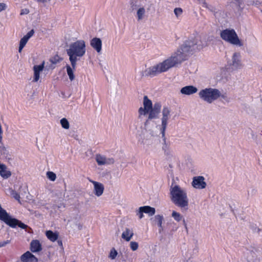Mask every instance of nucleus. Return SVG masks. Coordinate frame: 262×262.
Masks as SVG:
<instances>
[{
    "label": "nucleus",
    "mask_w": 262,
    "mask_h": 262,
    "mask_svg": "<svg viewBox=\"0 0 262 262\" xmlns=\"http://www.w3.org/2000/svg\"><path fill=\"white\" fill-rule=\"evenodd\" d=\"M206 45L207 43L203 41L200 36L189 38L170 57L162 62L145 69L142 72V75L152 77L159 73L166 72L186 60L188 54L200 51Z\"/></svg>",
    "instance_id": "nucleus-1"
},
{
    "label": "nucleus",
    "mask_w": 262,
    "mask_h": 262,
    "mask_svg": "<svg viewBox=\"0 0 262 262\" xmlns=\"http://www.w3.org/2000/svg\"><path fill=\"white\" fill-rule=\"evenodd\" d=\"M171 201L182 211H187L189 205V200L186 191L178 185L172 183L169 189Z\"/></svg>",
    "instance_id": "nucleus-2"
},
{
    "label": "nucleus",
    "mask_w": 262,
    "mask_h": 262,
    "mask_svg": "<svg viewBox=\"0 0 262 262\" xmlns=\"http://www.w3.org/2000/svg\"><path fill=\"white\" fill-rule=\"evenodd\" d=\"M85 43L83 40H78L71 43L67 53L69 56V60L74 70L75 69L77 61L85 53Z\"/></svg>",
    "instance_id": "nucleus-3"
},
{
    "label": "nucleus",
    "mask_w": 262,
    "mask_h": 262,
    "mask_svg": "<svg viewBox=\"0 0 262 262\" xmlns=\"http://www.w3.org/2000/svg\"><path fill=\"white\" fill-rule=\"evenodd\" d=\"M0 220L4 222L6 225L11 228H15L18 226L19 228L23 229L27 228L30 229L27 225L25 224L20 221L12 217L6 210L3 209L0 204Z\"/></svg>",
    "instance_id": "nucleus-4"
},
{
    "label": "nucleus",
    "mask_w": 262,
    "mask_h": 262,
    "mask_svg": "<svg viewBox=\"0 0 262 262\" xmlns=\"http://www.w3.org/2000/svg\"><path fill=\"white\" fill-rule=\"evenodd\" d=\"M198 94L201 99L210 104L221 96V92L218 89L211 88L201 90Z\"/></svg>",
    "instance_id": "nucleus-5"
},
{
    "label": "nucleus",
    "mask_w": 262,
    "mask_h": 262,
    "mask_svg": "<svg viewBox=\"0 0 262 262\" xmlns=\"http://www.w3.org/2000/svg\"><path fill=\"white\" fill-rule=\"evenodd\" d=\"M221 37L225 41L233 45L242 47L243 43L241 41L233 29H226L221 32Z\"/></svg>",
    "instance_id": "nucleus-6"
},
{
    "label": "nucleus",
    "mask_w": 262,
    "mask_h": 262,
    "mask_svg": "<svg viewBox=\"0 0 262 262\" xmlns=\"http://www.w3.org/2000/svg\"><path fill=\"white\" fill-rule=\"evenodd\" d=\"M143 106L144 107H140L139 108V118H141L142 116H145L149 112L150 109L152 107L151 101L148 99L147 96L143 97Z\"/></svg>",
    "instance_id": "nucleus-7"
},
{
    "label": "nucleus",
    "mask_w": 262,
    "mask_h": 262,
    "mask_svg": "<svg viewBox=\"0 0 262 262\" xmlns=\"http://www.w3.org/2000/svg\"><path fill=\"white\" fill-rule=\"evenodd\" d=\"M162 114L161 130H163V132L166 129L167 121L170 116V108L167 106H164L162 109Z\"/></svg>",
    "instance_id": "nucleus-8"
},
{
    "label": "nucleus",
    "mask_w": 262,
    "mask_h": 262,
    "mask_svg": "<svg viewBox=\"0 0 262 262\" xmlns=\"http://www.w3.org/2000/svg\"><path fill=\"white\" fill-rule=\"evenodd\" d=\"M161 110V104L160 102H156L154 104V106L150 109L149 112H148V119L146 122H147L148 120H151L153 119H157L159 118V114Z\"/></svg>",
    "instance_id": "nucleus-9"
},
{
    "label": "nucleus",
    "mask_w": 262,
    "mask_h": 262,
    "mask_svg": "<svg viewBox=\"0 0 262 262\" xmlns=\"http://www.w3.org/2000/svg\"><path fill=\"white\" fill-rule=\"evenodd\" d=\"M96 161L98 165H111L115 162L113 158H107L100 154H97L95 158Z\"/></svg>",
    "instance_id": "nucleus-10"
},
{
    "label": "nucleus",
    "mask_w": 262,
    "mask_h": 262,
    "mask_svg": "<svg viewBox=\"0 0 262 262\" xmlns=\"http://www.w3.org/2000/svg\"><path fill=\"white\" fill-rule=\"evenodd\" d=\"M205 178L203 176L194 177L192 182V186L196 189H204L206 186Z\"/></svg>",
    "instance_id": "nucleus-11"
},
{
    "label": "nucleus",
    "mask_w": 262,
    "mask_h": 262,
    "mask_svg": "<svg viewBox=\"0 0 262 262\" xmlns=\"http://www.w3.org/2000/svg\"><path fill=\"white\" fill-rule=\"evenodd\" d=\"M90 181L94 185V193L97 196H101L104 190L103 185L93 180H90Z\"/></svg>",
    "instance_id": "nucleus-12"
},
{
    "label": "nucleus",
    "mask_w": 262,
    "mask_h": 262,
    "mask_svg": "<svg viewBox=\"0 0 262 262\" xmlns=\"http://www.w3.org/2000/svg\"><path fill=\"white\" fill-rule=\"evenodd\" d=\"M231 64L234 69L241 68L242 67L241 56L239 53H234L232 57Z\"/></svg>",
    "instance_id": "nucleus-13"
},
{
    "label": "nucleus",
    "mask_w": 262,
    "mask_h": 262,
    "mask_svg": "<svg viewBox=\"0 0 262 262\" xmlns=\"http://www.w3.org/2000/svg\"><path fill=\"white\" fill-rule=\"evenodd\" d=\"M23 262H38V259L30 252L27 251L20 257Z\"/></svg>",
    "instance_id": "nucleus-14"
},
{
    "label": "nucleus",
    "mask_w": 262,
    "mask_h": 262,
    "mask_svg": "<svg viewBox=\"0 0 262 262\" xmlns=\"http://www.w3.org/2000/svg\"><path fill=\"white\" fill-rule=\"evenodd\" d=\"M198 90L197 88L193 85H187L183 87L181 89L180 92L183 95H190L196 93Z\"/></svg>",
    "instance_id": "nucleus-15"
},
{
    "label": "nucleus",
    "mask_w": 262,
    "mask_h": 262,
    "mask_svg": "<svg viewBox=\"0 0 262 262\" xmlns=\"http://www.w3.org/2000/svg\"><path fill=\"white\" fill-rule=\"evenodd\" d=\"M90 45L98 53H100L102 49V41L99 38L94 37L91 39Z\"/></svg>",
    "instance_id": "nucleus-16"
},
{
    "label": "nucleus",
    "mask_w": 262,
    "mask_h": 262,
    "mask_svg": "<svg viewBox=\"0 0 262 262\" xmlns=\"http://www.w3.org/2000/svg\"><path fill=\"white\" fill-rule=\"evenodd\" d=\"M161 133L162 134V149L164 151V152L168 155L169 152V146H170V142L167 141L166 140V138L165 137V131L163 132V130H161Z\"/></svg>",
    "instance_id": "nucleus-17"
},
{
    "label": "nucleus",
    "mask_w": 262,
    "mask_h": 262,
    "mask_svg": "<svg viewBox=\"0 0 262 262\" xmlns=\"http://www.w3.org/2000/svg\"><path fill=\"white\" fill-rule=\"evenodd\" d=\"M144 0H130V11L133 12L136 10H137L139 8L142 6V2Z\"/></svg>",
    "instance_id": "nucleus-18"
},
{
    "label": "nucleus",
    "mask_w": 262,
    "mask_h": 262,
    "mask_svg": "<svg viewBox=\"0 0 262 262\" xmlns=\"http://www.w3.org/2000/svg\"><path fill=\"white\" fill-rule=\"evenodd\" d=\"M42 250L41 245L38 240H33L30 243V250L32 252H39Z\"/></svg>",
    "instance_id": "nucleus-19"
},
{
    "label": "nucleus",
    "mask_w": 262,
    "mask_h": 262,
    "mask_svg": "<svg viewBox=\"0 0 262 262\" xmlns=\"http://www.w3.org/2000/svg\"><path fill=\"white\" fill-rule=\"evenodd\" d=\"M6 169V166L0 163V176L4 179H8L11 175V172Z\"/></svg>",
    "instance_id": "nucleus-20"
},
{
    "label": "nucleus",
    "mask_w": 262,
    "mask_h": 262,
    "mask_svg": "<svg viewBox=\"0 0 262 262\" xmlns=\"http://www.w3.org/2000/svg\"><path fill=\"white\" fill-rule=\"evenodd\" d=\"M134 235L133 230L131 229L126 228L123 232L121 237L126 241H129Z\"/></svg>",
    "instance_id": "nucleus-21"
},
{
    "label": "nucleus",
    "mask_w": 262,
    "mask_h": 262,
    "mask_svg": "<svg viewBox=\"0 0 262 262\" xmlns=\"http://www.w3.org/2000/svg\"><path fill=\"white\" fill-rule=\"evenodd\" d=\"M164 221L163 216L162 215H156L154 217V222L157 224L159 227V232L161 233L163 230V227L162 226V223Z\"/></svg>",
    "instance_id": "nucleus-22"
},
{
    "label": "nucleus",
    "mask_w": 262,
    "mask_h": 262,
    "mask_svg": "<svg viewBox=\"0 0 262 262\" xmlns=\"http://www.w3.org/2000/svg\"><path fill=\"white\" fill-rule=\"evenodd\" d=\"M0 153L6 159L8 160H12L11 155L10 154L9 150L3 144L0 145Z\"/></svg>",
    "instance_id": "nucleus-23"
},
{
    "label": "nucleus",
    "mask_w": 262,
    "mask_h": 262,
    "mask_svg": "<svg viewBox=\"0 0 262 262\" xmlns=\"http://www.w3.org/2000/svg\"><path fill=\"white\" fill-rule=\"evenodd\" d=\"M62 59L60 58L58 55H56L54 56L51 57L50 59V61L51 62V64L49 67L46 66V68L48 70L49 69H54L55 67L52 66V64H55L61 61Z\"/></svg>",
    "instance_id": "nucleus-24"
},
{
    "label": "nucleus",
    "mask_w": 262,
    "mask_h": 262,
    "mask_svg": "<svg viewBox=\"0 0 262 262\" xmlns=\"http://www.w3.org/2000/svg\"><path fill=\"white\" fill-rule=\"evenodd\" d=\"M144 213L148 214L149 216H152L156 212L155 208L149 206H144L141 207Z\"/></svg>",
    "instance_id": "nucleus-25"
},
{
    "label": "nucleus",
    "mask_w": 262,
    "mask_h": 262,
    "mask_svg": "<svg viewBox=\"0 0 262 262\" xmlns=\"http://www.w3.org/2000/svg\"><path fill=\"white\" fill-rule=\"evenodd\" d=\"M46 235L47 237L52 242H54L57 240L58 237V233L53 232L51 230H48L46 231Z\"/></svg>",
    "instance_id": "nucleus-26"
},
{
    "label": "nucleus",
    "mask_w": 262,
    "mask_h": 262,
    "mask_svg": "<svg viewBox=\"0 0 262 262\" xmlns=\"http://www.w3.org/2000/svg\"><path fill=\"white\" fill-rule=\"evenodd\" d=\"M145 13V10L143 5L137 10V16L138 20H142Z\"/></svg>",
    "instance_id": "nucleus-27"
},
{
    "label": "nucleus",
    "mask_w": 262,
    "mask_h": 262,
    "mask_svg": "<svg viewBox=\"0 0 262 262\" xmlns=\"http://www.w3.org/2000/svg\"><path fill=\"white\" fill-rule=\"evenodd\" d=\"M67 72L68 75L69 76V79L71 81H73L75 78V75L73 73L72 67L71 68L69 64L66 66Z\"/></svg>",
    "instance_id": "nucleus-28"
},
{
    "label": "nucleus",
    "mask_w": 262,
    "mask_h": 262,
    "mask_svg": "<svg viewBox=\"0 0 262 262\" xmlns=\"http://www.w3.org/2000/svg\"><path fill=\"white\" fill-rule=\"evenodd\" d=\"M28 39L25 36L21 38L19 42V46L18 48V52L20 53L21 52L22 49L24 48V47L26 45L27 42L28 41Z\"/></svg>",
    "instance_id": "nucleus-29"
},
{
    "label": "nucleus",
    "mask_w": 262,
    "mask_h": 262,
    "mask_svg": "<svg viewBox=\"0 0 262 262\" xmlns=\"http://www.w3.org/2000/svg\"><path fill=\"white\" fill-rule=\"evenodd\" d=\"M60 123L62 128L68 129L70 127V124L66 118H63L60 120Z\"/></svg>",
    "instance_id": "nucleus-30"
},
{
    "label": "nucleus",
    "mask_w": 262,
    "mask_h": 262,
    "mask_svg": "<svg viewBox=\"0 0 262 262\" xmlns=\"http://www.w3.org/2000/svg\"><path fill=\"white\" fill-rule=\"evenodd\" d=\"M80 216H76L73 220V223L77 227L78 230H80L82 228V224L80 222Z\"/></svg>",
    "instance_id": "nucleus-31"
},
{
    "label": "nucleus",
    "mask_w": 262,
    "mask_h": 262,
    "mask_svg": "<svg viewBox=\"0 0 262 262\" xmlns=\"http://www.w3.org/2000/svg\"><path fill=\"white\" fill-rule=\"evenodd\" d=\"M45 62L43 61L40 65H35L33 67V71L40 73L45 68Z\"/></svg>",
    "instance_id": "nucleus-32"
},
{
    "label": "nucleus",
    "mask_w": 262,
    "mask_h": 262,
    "mask_svg": "<svg viewBox=\"0 0 262 262\" xmlns=\"http://www.w3.org/2000/svg\"><path fill=\"white\" fill-rule=\"evenodd\" d=\"M171 216L177 222H179L182 219V216L181 214L175 211H172Z\"/></svg>",
    "instance_id": "nucleus-33"
},
{
    "label": "nucleus",
    "mask_w": 262,
    "mask_h": 262,
    "mask_svg": "<svg viewBox=\"0 0 262 262\" xmlns=\"http://www.w3.org/2000/svg\"><path fill=\"white\" fill-rule=\"evenodd\" d=\"M9 191L11 195H12L13 198H14L15 200H17L19 203H20L19 200V194L16 191L12 189H10Z\"/></svg>",
    "instance_id": "nucleus-34"
},
{
    "label": "nucleus",
    "mask_w": 262,
    "mask_h": 262,
    "mask_svg": "<svg viewBox=\"0 0 262 262\" xmlns=\"http://www.w3.org/2000/svg\"><path fill=\"white\" fill-rule=\"evenodd\" d=\"M47 177L50 180L52 181H55L56 179V174L52 171H48L47 172Z\"/></svg>",
    "instance_id": "nucleus-35"
},
{
    "label": "nucleus",
    "mask_w": 262,
    "mask_h": 262,
    "mask_svg": "<svg viewBox=\"0 0 262 262\" xmlns=\"http://www.w3.org/2000/svg\"><path fill=\"white\" fill-rule=\"evenodd\" d=\"M139 247L138 244L136 242H131L130 243V247L133 251H136Z\"/></svg>",
    "instance_id": "nucleus-36"
},
{
    "label": "nucleus",
    "mask_w": 262,
    "mask_h": 262,
    "mask_svg": "<svg viewBox=\"0 0 262 262\" xmlns=\"http://www.w3.org/2000/svg\"><path fill=\"white\" fill-rule=\"evenodd\" d=\"M182 12L183 10L181 8H176L174 9V13L177 17L180 16L182 14Z\"/></svg>",
    "instance_id": "nucleus-37"
},
{
    "label": "nucleus",
    "mask_w": 262,
    "mask_h": 262,
    "mask_svg": "<svg viewBox=\"0 0 262 262\" xmlns=\"http://www.w3.org/2000/svg\"><path fill=\"white\" fill-rule=\"evenodd\" d=\"M117 255V252L116 251V250L114 248L112 249L110 252V257L112 259H114L116 258Z\"/></svg>",
    "instance_id": "nucleus-38"
},
{
    "label": "nucleus",
    "mask_w": 262,
    "mask_h": 262,
    "mask_svg": "<svg viewBox=\"0 0 262 262\" xmlns=\"http://www.w3.org/2000/svg\"><path fill=\"white\" fill-rule=\"evenodd\" d=\"M143 210L142 208L140 207H139L138 211H137L136 214L139 216V219H141L143 217Z\"/></svg>",
    "instance_id": "nucleus-39"
},
{
    "label": "nucleus",
    "mask_w": 262,
    "mask_h": 262,
    "mask_svg": "<svg viewBox=\"0 0 262 262\" xmlns=\"http://www.w3.org/2000/svg\"><path fill=\"white\" fill-rule=\"evenodd\" d=\"M39 77H40V73L36 72V71H34V77H33V81L37 82L39 80Z\"/></svg>",
    "instance_id": "nucleus-40"
},
{
    "label": "nucleus",
    "mask_w": 262,
    "mask_h": 262,
    "mask_svg": "<svg viewBox=\"0 0 262 262\" xmlns=\"http://www.w3.org/2000/svg\"><path fill=\"white\" fill-rule=\"evenodd\" d=\"M34 33V31L33 29H32L31 30H30L29 32L27 33V34L25 35V36L28 38V39H29V38L30 37H31L33 34Z\"/></svg>",
    "instance_id": "nucleus-41"
},
{
    "label": "nucleus",
    "mask_w": 262,
    "mask_h": 262,
    "mask_svg": "<svg viewBox=\"0 0 262 262\" xmlns=\"http://www.w3.org/2000/svg\"><path fill=\"white\" fill-rule=\"evenodd\" d=\"M9 243H10L9 240L0 242V248L5 246L6 245H7Z\"/></svg>",
    "instance_id": "nucleus-42"
},
{
    "label": "nucleus",
    "mask_w": 262,
    "mask_h": 262,
    "mask_svg": "<svg viewBox=\"0 0 262 262\" xmlns=\"http://www.w3.org/2000/svg\"><path fill=\"white\" fill-rule=\"evenodd\" d=\"M29 13V10L28 9H24L21 10L20 15L27 14Z\"/></svg>",
    "instance_id": "nucleus-43"
},
{
    "label": "nucleus",
    "mask_w": 262,
    "mask_h": 262,
    "mask_svg": "<svg viewBox=\"0 0 262 262\" xmlns=\"http://www.w3.org/2000/svg\"><path fill=\"white\" fill-rule=\"evenodd\" d=\"M6 8V5L4 3H0V12Z\"/></svg>",
    "instance_id": "nucleus-44"
},
{
    "label": "nucleus",
    "mask_w": 262,
    "mask_h": 262,
    "mask_svg": "<svg viewBox=\"0 0 262 262\" xmlns=\"http://www.w3.org/2000/svg\"><path fill=\"white\" fill-rule=\"evenodd\" d=\"M201 3L203 4V6L206 8H209V5L207 4L205 0H202Z\"/></svg>",
    "instance_id": "nucleus-45"
},
{
    "label": "nucleus",
    "mask_w": 262,
    "mask_h": 262,
    "mask_svg": "<svg viewBox=\"0 0 262 262\" xmlns=\"http://www.w3.org/2000/svg\"><path fill=\"white\" fill-rule=\"evenodd\" d=\"M251 228H253V230L254 232H256L258 233L259 231H260V229L259 228L256 229V227L255 228L254 227V225L251 226Z\"/></svg>",
    "instance_id": "nucleus-46"
},
{
    "label": "nucleus",
    "mask_w": 262,
    "mask_h": 262,
    "mask_svg": "<svg viewBox=\"0 0 262 262\" xmlns=\"http://www.w3.org/2000/svg\"><path fill=\"white\" fill-rule=\"evenodd\" d=\"M57 244L61 247V248L62 249H63V245H62V241L61 240H57Z\"/></svg>",
    "instance_id": "nucleus-47"
},
{
    "label": "nucleus",
    "mask_w": 262,
    "mask_h": 262,
    "mask_svg": "<svg viewBox=\"0 0 262 262\" xmlns=\"http://www.w3.org/2000/svg\"><path fill=\"white\" fill-rule=\"evenodd\" d=\"M211 12H215V9L212 6H209V8H208Z\"/></svg>",
    "instance_id": "nucleus-48"
},
{
    "label": "nucleus",
    "mask_w": 262,
    "mask_h": 262,
    "mask_svg": "<svg viewBox=\"0 0 262 262\" xmlns=\"http://www.w3.org/2000/svg\"><path fill=\"white\" fill-rule=\"evenodd\" d=\"M255 190L254 189H252L251 191V193L252 194H254L255 193Z\"/></svg>",
    "instance_id": "nucleus-49"
},
{
    "label": "nucleus",
    "mask_w": 262,
    "mask_h": 262,
    "mask_svg": "<svg viewBox=\"0 0 262 262\" xmlns=\"http://www.w3.org/2000/svg\"><path fill=\"white\" fill-rule=\"evenodd\" d=\"M183 223H184V226L185 227V228L187 229V225H186V224L185 221L184 220H183Z\"/></svg>",
    "instance_id": "nucleus-50"
},
{
    "label": "nucleus",
    "mask_w": 262,
    "mask_h": 262,
    "mask_svg": "<svg viewBox=\"0 0 262 262\" xmlns=\"http://www.w3.org/2000/svg\"><path fill=\"white\" fill-rule=\"evenodd\" d=\"M221 97H222L223 98H224V99H225V97H226L224 95H222V94H221Z\"/></svg>",
    "instance_id": "nucleus-51"
},
{
    "label": "nucleus",
    "mask_w": 262,
    "mask_h": 262,
    "mask_svg": "<svg viewBox=\"0 0 262 262\" xmlns=\"http://www.w3.org/2000/svg\"><path fill=\"white\" fill-rule=\"evenodd\" d=\"M236 2L239 3L242 0H235Z\"/></svg>",
    "instance_id": "nucleus-52"
},
{
    "label": "nucleus",
    "mask_w": 262,
    "mask_h": 262,
    "mask_svg": "<svg viewBox=\"0 0 262 262\" xmlns=\"http://www.w3.org/2000/svg\"><path fill=\"white\" fill-rule=\"evenodd\" d=\"M198 1L200 2V3L202 2V0H198Z\"/></svg>",
    "instance_id": "nucleus-53"
},
{
    "label": "nucleus",
    "mask_w": 262,
    "mask_h": 262,
    "mask_svg": "<svg viewBox=\"0 0 262 262\" xmlns=\"http://www.w3.org/2000/svg\"><path fill=\"white\" fill-rule=\"evenodd\" d=\"M248 195H250V192L249 191H248Z\"/></svg>",
    "instance_id": "nucleus-54"
},
{
    "label": "nucleus",
    "mask_w": 262,
    "mask_h": 262,
    "mask_svg": "<svg viewBox=\"0 0 262 262\" xmlns=\"http://www.w3.org/2000/svg\"><path fill=\"white\" fill-rule=\"evenodd\" d=\"M2 142V141H0V143Z\"/></svg>",
    "instance_id": "nucleus-55"
},
{
    "label": "nucleus",
    "mask_w": 262,
    "mask_h": 262,
    "mask_svg": "<svg viewBox=\"0 0 262 262\" xmlns=\"http://www.w3.org/2000/svg\"><path fill=\"white\" fill-rule=\"evenodd\" d=\"M261 70H262V69H261Z\"/></svg>",
    "instance_id": "nucleus-56"
}]
</instances>
